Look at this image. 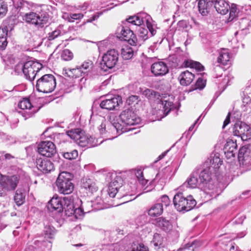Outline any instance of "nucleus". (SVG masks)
<instances>
[{
    "label": "nucleus",
    "instance_id": "obj_1",
    "mask_svg": "<svg viewBox=\"0 0 251 251\" xmlns=\"http://www.w3.org/2000/svg\"><path fill=\"white\" fill-rule=\"evenodd\" d=\"M222 161L218 154L211 155L201 167L196 168L201 186L204 191L213 190L215 188L214 174L216 175Z\"/></svg>",
    "mask_w": 251,
    "mask_h": 251
},
{
    "label": "nucleus",
    "instance_id": "obj_2",
    "mask_svg": "<svg viewBox=\"0 0 251 251\" xmlns=\"http://www.w3.org/2000/svg\"><path fill=\"white\" fill-rule=\"evenodd\" d=\"M110 120L112 125L110 126L109 129L112 132H116L118 135L131 129L126 128V126L137 125L141 122L140 118L130 109L123 110L116 121L114 119L112 120V116L110 117Z\"/></svg>",
    "mask_w": 251,
    "mask_h": 251
},
{
    "label": "nucleus",
    "instance_id": "obj_3",
    "mask_svg": "<svg viewBox=\"0 0 251 251\" xmlns=\"http://www.w3.org/2000/svg\"><path fill=\"white\" fill-rule=\"evenodd\" d=\"M43 67L40 63L33 60L26 62H19L15 67V71L18 74H23L25 77L30 80H34L37 74Z\"/></svg>",
    "mask_w": 251,
    "mask_h": 251
},
{
    "label": "nucleus",
    "instance_id": "obj_4",
    "mask_svg": "<svg viewBox=\"0 0 251 251\" xmlns=\"http://www.w3.org/2000/svg\"><path fill=\"white\" fill-rule=\"evenodd\" d=\"M67 135L81 147H88L89 148L96 146L101 143L103 140L99 142L95 138L86 134L85 132L80 129L77 128L69 130Z\"/></svg>",
    "mask_w": 251,
    "mask_h": 251
},
{
    "label": "nucleus",
    "instance_id": "obj_5",
    "mask_svg": "<svg viewBox=\"0 0 251 251\" xmlns=\"http://www.w3.org/2000/svg\"><path fill=\"white\" fill-rule=\"evenodd\" d=\"M146 20L147 27L149 30L151 36H154L156 33V25L152 23L150 16L145 13H139L136 15L129 17L123 24L126 26L128 24L140 26Z\"/></svg>",
    "mask_w": 251,
    "mask_h": 251
},
{
    "label": "nucleus",
    "instance_id": "obj_6",
    "mask_svg": "<svg viewBox=\"0 0 251 251\" xmlns=\"http://www.w3.org/2000/svg\"><path fill=\"white\" fill-rule=\"evenodd\" d=\"M73 178V174L69 172H63L59 175L56 184L60 193L67 195L73 191L74 185L71 182Z\"/></svg>",
    "mask_w": 251,
    "mask_h": 251
},
{
    "label": "nucleus",
    "instance_id": "obj_7",
    "mask_svg": "<svg viewBox=\"0 0 251 251\" xmlns=\"http://www.w3.org/2000/svg\"><path fill=\"white\" fill-rule=\"evenodd\" d=\"M173 202L175 208L179 211H188L192 209L197 204L196 200L192 196L184 197L181 193L175 195Z\"/></svg>",
    "mask_w": 251,
    "mask_h": 251
},
{
    "label": "nucleus",
    "instance_id": "obj_8",
    "mask_svg": "<svg viewBox=\"0 0 251 251\" xmlns=\"http://www.w3.org/2000/svg\"><path fill=\"white\" fill-rule=\"evenodd\" d=\"M119 58V53L114 49L109 50L105 53L102 57L100 64L101 70L106 72L115 66Z\"/></svg>",
    "mask_w": 251,
    "mask_h": 251
},
{
    "label": "nucleus",
    "instance_id": "obj_9",
    "mask_svg": "<svg viewBox=\"0 0 251 251\" xmlns=\"http://www.w3.org/2000/svg\"><path fill=\"white\" fill-rule=\"evenodd\" d=\"M234 135L241 137L242 140L247 141L251 138V128L244 123L238 121L233 128Z\"/></svg>",
    "mask_w": 251,
    "mask_h": 251
},
{
    "label": "nucleus",
    "instance_id": "obj_10",
    "mask_svg": "<svg viewBox=\"0 0 251 251\" xmlns=\"http://www.w3.org/2000/svg\"><path fill=\"white\" fill-rule=\"evenodd\" d=\"M117 34V37L121 40L127 41L131 45H136L137 38L132 31L129 28L124 26L119 27Z\"/></svg>",
    "mask_w": 251,
    "mask_h": 251
},
{
    "label": "nucleus",
    "instance_id": "obj_11",
    "mask_svg": "<svg viewBox=\"0 0 251 251\" xmlns=\"http://www.w3.org/2000/svg\"><path fill=\"white\" fill-rule=\"evenodd\" d=\"M157 108L156 114L160 116V119L167 116L169 112L174 108L173 102L168 100H160L156 102Z\"/></svg>",
    "mask_w": 251,
    "mask_h": 251
},
{
    "label": "nucleus",
    "instance_id": "obj_12",
    "mask_svg": "<svg viewBox=\"0 0 251 251\" xmlns=\"http://www.w3.org/2000/svg\"><path fill=\"white\" fill-rule=\"evenodd\" d=\"M19 180V176L17 175L10 176H1L0 183L7 190H14L17 187Z\"/></svg>",
    "mask_w": 251,
    "mask_h": 251
},
{
    "label": "nucleus",
    "instance_id": "obj_13",
    "mask_svg": "<svg viewBox=\"0 0 251 251\" xmlns=\"http://www.w3.org/2000/svg\"><path fill=\"white\" fill-rule=\"evenodd\" d=\"M122 103L121 97L119 96H115L112 98H107L105 100L101 101L100 103V106L102 109H105L108 110L115 109L120 104Z\"/></svg>",
    "mask_w": 251,
    "mask_h": 251
},
{
    "label": "nucleus",
    "instance_id": "obj_14",
    "mask_svg": "<svg viewBox=\"0 0 251 251\" xmlns=\"http://www.w3.org/2000/svg\"><path fill=\"white\" fill-rule=\"evenodd\" d=\"M238 157L243 165H251V146L242 147L239 151Z\"/></svg>",
    "mask_w": 251,
    "mask_h": 251
},
{
    "label": "nucleus",
    "instance_id": "obj_15",
    "mask_svg": "<svg viewBox=\"0 0 251 251\" xmlns=\"http://www.w3.org/2000/svg\"><path fill=\"white\" fill-rule=\"evenodd\" d=\"M152 74L155 76H163L169 72V68L167 64L162 61L155 62L151 68Z\"/></svg>",
    "mask_w": 251,
    "mask_h": 251
},
{
    "label": "nucleus",
    "instance_id": "obj_16",
    "mask_svg": "<svg viewBox=\"0 0 251 251\" xmlns=\"http://www.w3.org/2000/svg\"><path fill=\"white\" fill-rule=\"evenodd\" d=\"M198 171L195 168L183 183V185L190 188H199L203 189L202 187L200 184V180L198 179Z\"/></svg>",
    "mask_w": 251,
    "mask_h": 251
},
{
    "label": "nucleus",
    "instance_id": "obj_17",
    "mask_svg": "<svg viewBox=\"0 0 251 251\" xmlns=\"http://www.w3.org/2000/svg\"><path fill=\"white\" fill-rule=\"evenodd\" d=\"M74 202L75 200L72 196L63 198V210H65L66 214L68 216L73 215L74 210L77 206Z\"/></svg>",
    "mask_w": 251,
    "mask_h": 251
},
{
    "label": "nucleus",
    "instance_id": "obj_18",
    "mask_svg": "<svg viewBox=\"0 0 251 251\" xmlns=\"http://www.w3.org/2000/svg\"><path fill=\"white\" fill-rule=\"evenodd\" d=\"M122 178L120 176H116L114 179L112 180L110 183L114 182V184H116V186H118V188L121 191H123L125 189L126 190V193L124 195H130L133 196L135 194V192L136 191V186L133 185L132 186H129L128 185H124V186H121L122 184Z\"/></svg>",
    "mask_w": 251,
    "mask_h": 251
},
{
    "label": "nucleus",
    "instance_id": "obj_19",
    "mask_svg": "<svg viewBox=\"0 0 251 251\" xmlns=\"http://www.w3.org/2000/svg\"><path fill=\"white\" fill-rule=\"evenodd\" d=\"M237 145L236 142L232 139H228L224 147L225 153L228 158L235 156L237 152Z\"/></svg>",
    "mask_w": 251,
    "mask_h": 251
},
{
    "label": "nucleus",
    "instance_id": "obj_20",
    "mask_svg": "<svg viewBox=\"0 0 251 251\" xmlns=\"http://www.w3.org/2000/svg\"><path fill=\"white\" fill-rule=\"evenodd\" d=\"M13 3L14 10L13 13L15 16H23L25 12L28 9L27 6L25 5V1L23 0H12Z\"/></svg>",
    "mask_w": 251,
    "mask_h": 251
},
{
    "label": "nucleus",
    "instance_id": "obj_21",
    "mask_svg": "<svg viewBox=\"0 0 251 251\" xmlns=\"http://www.w3.org/2000/svg\"><path fill=\"white\" fill-rule=\"evenodd\" d=\"M230 57L229 50L227 49H222L219 51L217 62L223 65H226L230 61Z\"/></svg>",
    "mask_w": 251,
    "mask_h": 251
},
{
    "label": "nucleus",
    "instance_id": "obj_22",
    "mask_svg": "<svg viewBox=\"0 0 251 251\" xmlns=\"http://www.w3.org/2000/svg\"><path fill=\"white\" fill-rule=\"evenodd\" d=\"M194 78V75L188 71L182 72L179 76L180 83L184 86H187L191 84Z\"/></svg>",
    "mask_w": 251,
    "mask_h": 251
},
{
    "label": "nucleus",
    "instance_id": "obj_23",
    "mask_svg": "<svg viewBox=\"0 0 251 251\" xmlns=\"http://www.w3.org/2000/svg\"><path fill=\"white\" fill-rule=\"evenodd\" d=\"M83 73V71L81 70L79 67H76L73 69L63 68L62 74L65 76L70 77H79L82 76Z\"/></svg>",
    "mask_w": 251,
    "mask_h": 251
},
{
    "label": "nucleus",
    "instance_id": "obj_24",
    "mask_svg": "<svg viewBox=\"0 0 251 251\" xmlns=\"http://www.w3.org/2000/svg\"><path fill=\"white\" fill-rule=\"evenodd\" d=\"M111 125H112V124L108 125L106 127L105 125L101 124L99 127L101 135H103L105 138L109 139H113L119 135L116 132H112V130L109 129Z\"/></svg>",
    "mask_w": 251,
    "mask_h": 251
},
{
    "label": "nucleus",
    "instance_id": "obj_25",
    "mask_svg": "<svg viewBox=\"0 0 251 251\" xmlns=\"http://www.w3.org/2000/svg\"><path fill=\"white\" fill-rule=\"evenodd\" d=\"M51 207L54 210H57L60 212L63 210V199L59 197L57 195H55L51 199L48 201Z\"/></svg>",
    "mask_w": 251,
    "mask_h": 251
},
{
    "label": "nucleus",
    "instance_id": "obj_26",
    "mask_svg": "<svg viewBox=\"0 0 251 251\" xmlns=\"http://www.w3.org/2000/svg\"><path fill=\"white\" fill-rule=\"evenodd\" d=\"M214 7L216 11L222 15L226 14L230 8L228 3L224 0L217 1L215 3Z\"/></svg>",
    "mask_w": 251,
    "mask_h": 251
},
{
    "label": "nucleus",
    "instance_id": "obj_27",
    "mask_svg": "<svg viewBox=\"0 0 251 251\" xmlns=\"http://www.w3.org/2000/svg\"><path fill=\"white\" fill-rule=\"evenodd\" d=\"M18 107L21 109L30 111L29 112V114L30 115H32L34 112H35V110H34L31 102L27 98H24L21 100L18 103Z\"/></svg>",
    "mask_w": 251,
    "mask_h": 251
},
{
    "label": "nucleus",
    "instance_id": "obj_28",
    "mask_svg": "<svg viewBox=\"0 0 251 251\" xmlns=\"http://www.w3.org/2000/svg\"><path fill=\"white\" fill-rule=\"evenodd\" d=\"M156 225L165 231H170L172 229V225L170 222L163 217H160L155 220Z\"/></svg>",
    "mask_w": 251,
    "mask_h": 251
},
{
    "label": "nucleus",
    "instance_id": "obj_29",
    "mask_svg": "<svg viewBox=\"0 0 251 251\" xmlns=\"http://www.w3.org/2000/svg\"><path fill=\"white\" fill-rule=\"evenodd\" d=\"M82 186L85 189H88L92 193L96 192L98 187L95 182L91 179L84 178L82 179Z\"/></svg>",
    "mask_w": 251,
    "mask_h": 251
},
{
    "label": "nucleus",
    "instance_id": "obj_30",
    "mask_svg": "<svg viewBox=\"0 0 251 251\" xmlns=\"http://www.w3.org/2000/svg\"><path fill=\"white\" fill-rule=\"evenodd\" d=\"M36 87L39 92L47 93V75H44L37 80Z\"/></svg>",
    "mask_w": 251,
    "mask_h": 251
},
{
    "label": "nucleus",
    "instance_id": "obj_31",
    "mask_svg": "<svg viewBox=\"0 0 251 251\" xmlns=\"http://www.w3.org/2000/svg\"><path fill=\"white\" fill-rule=\"evenodd\" d=\"M156 250L164 248L165 246V239L158 233H155L152 241Z\"/></svg>",
    "mask_w": 251,
    "mask_h": 251
},
{
    "label": "nucleus",
    "instance_id": "obj_32",
    "mask_svg": "<svg viewBox=\"0 0 251 251\" xmlns=\"http://www.w3.org/2000/svg\"><path fill=\"white\" fill-rule=\"evenodd\" d=\"M163 205L156 203L152 205L148 210V214L151 217H156L163 213Z\"/></svg>",
    "mask_w": 251,
    "mask_h": 251
},
{
    "label": "nucleus",
    "instance_id": "obj_33",
    "mask_svg": "<svg viewBox=\"0 0 251 251\" xmlns=\"http://www.w3.org/2000/svg\"><path fill=\"white\" fill-rule=\"evenodd\" d=\"M55 135L48 136L50 140H48V157L57 156L55 146L53 141H55Z\"/></svg>",
    "mask_w": 251,
    "mask_h": 251
},
{
    "label": "nucleus",
    "instance_id": "obj_34",
    "mask_svg": "<svg viewBox=\"0 0 251 251\" xmlns=\"http://www.w3.org/2000/svg\"><path fill=\"white\" fill-rule=\"evenodd\" d=\"M212 5L209 1L206 0H200L198 3V8L200 12L202 15H206L208 12V9Z\"/></svg>",
    "mask_w": 251,
    "mask_h": 251
},
{
    "label": "nucleus",
    "instance_id": "obj_35",
    "mask_svg": "<svg viewBox=\"0 0 251 251\" xmlns=\"http://www.w3.org/2000/svg\"><path fill=\"white\" fill-rule=\"evenodd\" d=\"M183 64L186 67L194 68L199 71H201L204 69L203 66L200 63L192 60H185Z\"/></svg>",
    "mask_w": 251,
    "mask_h": 251
},
{
    "label": "nucleus",
    "instance_id": "obj_36",
    "mask_svg": "<svg viewBox=\"0 0 251 251\" xmlns=\"http://www.w3.org/2000/svg\"><path fill=\"white\" fill-rule=\"evenodd\" d=\"M133 52L132 48L128 46L123 47L121 50V55L125 60L130 59L133 55Z\"/></svg>",
    "mask_w": 251,
    "mask_h": 251
},
{
    "label": "nucleus",
    "instance_id": "obj_37",
    "mask_svg": "<svg viewBox=\"0 0 251 251\" xmlns=\"http://www.w3.org/2000/svg\"><path fill=\"white\" fill-rule=\"evenodd\" d=\"M23 17H25V20L27 23H31L32 24H37L38 20L39 17L35 13L30 12L26 13L25 12V14Z\"/></svg>",
    "mask_w": 251,
    "mask_h": 251
},
{
    "label": "nucleus",
    "instance_id": "obj_38",
    "mask_svg": "<svg viewBox=\"0 0 251 251\" xmlns=\"http://www.w3.org/2000/svg\"><path fill=\"white\" fill-rule=\"evenodd\" d=\"M37 167L43 173H47V160L46 158H39L37 160Z\"/></svg>",
    "mask_w": 251,
    "mask_h": 251
},
{
    "label": "nucleus",
    "instance_id": "obj_39",
    "mask_svg": "<svg viewBox=\"0 0 251 251\" xmlns=\"http://www.w3.org/2000/svg\"><path fill=\"white\" fill-rule=\"evenodd\" d=\"M143 95L150 100H154L156 98L158 99L159 96L158 93L153 90L146 89L143 91Z\"/></svg>",
    "mask_w": 251,
    "mask_h": 251
},
{
    "label": "nucleus",
    "instance_id": "obj_40",
    "mask_svg": "<svg viewBox=\"0 0 251 251\" xmlns=\"http://www.w3.org/2000/svg\"><path fill=\"white\" fill-rule=\"evenodd\" d=\"M25 195L22 193L21 191L17 190L14 196V201L17 205L20 206L22 205L25 201Z\"/></svg>",
    "mask_w": 251,
    "mask_h": 251
},
{
    "label": "nucleus",
    "instance_id": "obj_41",
    "mask_svg": "<svg viewBox=\"0 0 251 251\" xmlns=\"http://www.w3.org/2000/svg\"><path fill=\"white\" fill-rule=\"evenodd\" d=\"M135 175L139 183L142 186H145L148 183V180L144 178L143 173L141 170H137L135 171Z\"/></svg>",
    "mask_w": 251,
    "mask_h": 251
},
{
    "label": "nucleus",
    "instance_id": "obj_42",
    "mask_svg": "<svg viewBox=\"0 0 251 251\" xmlns=\"http://www.w3.org/2000/svg\"><path fill=\"white\" fill-rule=\"evenodd\" d=\"M56 83L55 77L50 74H48V93L53 91L56 87Z\"/></svg>",
    "mask_w": 251,
    "mask_h": 251
},
{
    "label": "nucleus",
    "instance_id": "obj_43",
    "mask_svg": "<svg viewBox=\"0 0 251 251\" xmlns=\"http://www.w3.org/2000/svg\"><path fill=\"white\" fill-rule=\"evenodd\" d=\"M116 186L114 182L110 183L108 187V194L110 197L114 198L119 191H121L118 188V186Z\"/></svg>",
    "mask_w": 251,
    "mask_h": 251
},
{
    "label": "nucleus",
    "instance_id": "obj_44",
    "mask_svg": "<svg viewBox=\"0 0 251 251\" xmlns=\"http://www.w3.org/2000/svg\"><path fill=\"white\" fill-rule=\"evenodd\" d=\"M38 152L43 156H46L47 153V143L46 141H42L38 145Z\"/></svg>",
    "mask_w": 251,
    "mask_h": 251
},
{
    "label": "nucleus",
    "instance_id": "obj_45",
    "mask_svg": "<svg viewBox=\"0 0 251 251\" xmlns=\"http://www.w3.org/2000/svg\"><path fill=\"white\" fill-rule=\"evenodd\" d=\"M138 34L139 37L143 41H145L149 38L148 29L142 27H139L138 30Z\"/></svg>",
    "mask_w": 251,
    "mask_h": 251
},
{
    "label": "nucleus",
    "instance_id": "obj_46",
    "mask_svg": "<svg viewBox=\"0 0 251 251\" xmlns=\"http://www.w3.org/2000/svg\"><path fill=\"white\" fill-rule=\"evenodd\" d=\"M61 58L65 61H70L73 58V53L68 49H65L63 50L61 53Z\"/></svg>",
    "mask_w": 251,
    "mask_h": 251
},
{
    "label": "nucleus",
    "instance_id": "obj_47",
    "mask_svg": "<svg viewBox=\"0 0 251 251\" xmlns=\"http://www.w3.org/2000/svg\"><path fill=\"white\" fill-rule=\"evenodd\" d=\"M78 156L77 151L74 150L70 152H66L64 153L63 156L66 159L72 160L75 159Z\"/></svg>",
    "mask_w": 251,
    "mask_h": 251
},
{
    "label": "nucleus",
    "instance_id": "obj_48",
    "mask_svg": "<svg viewBox=\"0 0 251 251\" xmlns=\"http://www.w3.org/2000/svg\"><path fill=\"white\" fill-rule=\"evenodd\" d=\"M93 63L91 61L84 62L80 66H79L81 70L83 71V74L87 72L90 68H92Z\"/></svg>",
    "mask_w": 251,
    "mask_h": 251
},
{
    "label": "nucleus",
    "instance_id": "obj_49",
    "mask_svg": "<svg viewBox=\"0 0 251 251\" xmlns=\"http://www.w3.org/2000/svg\"><path fill=\"white\" fill-rule=\"evenodd\" d=\"M206 81L201 78H199L195 84V88L192 90L195 89H202L205 86Z\"/></svg>",
    "mask_w": 251,
    "mask_h": 251
},
{
    "label": "nucleus",
    "instance_id": "obj_50",
    "mask_svg": "<svg viewBox=\"0 0 251 251\" xmlns=\"http://www.w3.org/2000/svg\"><path fill=\"white\" fill-rule=\"evenodd\" d=\"M229 9L230 12L229 19L231 21L236 17L237 14L236 5L234 4H232Z\"/></svg>",
    "mask_w": 251,
    "mask_h": 251
},
{
    "label": "nucleus",
    "instance_id": "obj_51",
    "mask_svg": "<svg viewBox=\"0 0 251 251\" xmlns=\"http://www.w3.org/2000/svg\"><path fill=\"white\" fill-rule=\"evenodd\" d=\"M56 234V230L53 226H48V239L54 240Z\"/></svg>",
    "mask_w": 251,
    "mask_h": 251
},
{
    "label": "nucleus",
    "instance_id": "obj_52",
    "mask_svg": "<svg viewBox=\"0 0 251 251\" xmlns=\"http://www.w3.org/2000/svg\"><path fill=\"white\" fill-rule=\"evenodd\" d=\"M83 17V15L81 13L71 14L68 16V19L69 22H73L74 20H78L81 19Z\"/></svg>",
    "mask_w": 251,
    "mask_h": 251
},
{
    "label": "nucleus",
    "instance_id": "obj_53",
    "mask_svg": "<svg viewBox=\"0 0 251 251\" xmlns=\"http://www.w3.org/2000/svg\"><path fill=\"white\" fill-rule=\"evenodd\" d=\"M83 215V211L81 208L77 206L74 210V212L73 213V215H74L76 219H79Z\"/></svg>",
    "mask_w": 251,
    "mask_h": 251
},
{
    "label": "nucleus",
    "instance_id": "obj_54",
    "mask_svg": "<svg viewBox=\"0 0 251 251\" xmlns=\"http://www.w3.org/2000/svg\"><path fill=\"white\" fill-rule=\"evenodd\" d=\"M132 251H149L147 246L142 243L139 244L136 247L133 248Z\"/></svg>",
    "mask_w": 251,
    "mask_h": 251
},
{
    "label": "nucleus",
    "instance_id": "obj_55",
    "mask_svg": "<svg viewBox=\"0 0 251 251\" xmlns=\"http://www.w3.org/2000/svg\"><path fill=\"white\" fill-rule=\"evenodd\" d=\"M7 11V5L3 0H0V15L5 13Z\"/></svg>",
    "mask_w": 251,
    "mask_h": 251
},
{
    "label": "nucleus",
    "instance_id": "obj_56",
    "mask_svg": "<svg viewBox=\"0 0 251 251\" xmlns=\"http://www.w3.org/2000/svg\"><path fill=\"white\" fill-rule=\"evenodd\" d=\"M161 203L163 205V206L164 205L165 206H167L170 204V199L167 195H164L161 198Z\"/></svg>",
    "mask_w": 251,
    "mask_h": 251
},
{
    "label": "nucleus",
    "instance_id": "obj_57",
    "mask_svg": "<svg viewBox=\"0 0 251 251\" xmlns=\"http://www.w3.org/2000/svg\"><path fill=\"white\" fill-rule=\"evenodd\" d=\"M60 34L59 30H55L49 34L48 36V40H51L57 37Z\"/></svg>",
    "mask_w": 251,
    "mask_h": 251
},
{
    "label": "nucleus",
    "instance_id": "obj_58",
    "mask_svg": "<svg viewBox=\"0 0 251 251\" xmlns=\"http://www.w3.org/2000/svg\"><path fill=\"white\" fill-rule=\"evenodd\" d=\"M6 38H2L0 39V49L3 50L7 46Z\"/></svg>",
    "mask_w": 251,
    "mask_h": 251
},
{
    "label": "nucleus",
    "instance_id": "obj_59",
    "mask_svg": "<svg viewBox=\"0 0 251 251\" xmlns=\"http://www.w3.org/2000/svg\"><path fill=\"white\" fill-rule=\"evenodd\" d=\"M102 251H114L113 245H104L103 246Z\"/></svg>",
    "mask_w": 251,
    "mask_h": 251
},
{
    "label": "nucleus",
    "instance_id": "obj_60",
    "mask_svg": "<svg viewBox=\"0 0 251 251\" xmlns=\"http://www.w3.org/2000/svg\"><path fill=\"white\" fill-rule=\"evenodd\" d=\"M230 113H228V115H227L226 119L224 122L223 126V128H224L226 126H227L230 122Z\"/></svg>",
    "mask_w": 251,
    "mask_h": 251
},
{
    "label": "nucleus",
    "instance_id": "obj_61",
    "mask_svg": "<svg viewBox=\"0 0 251 251\" xmlns=\"http://www.w3.org/2000/svg\"><path fill=\"white\" fill-rule=\"evenodd\" d=\"M251 101V98L250 96H246L243 97V102L245 104H248Z\"/></svg>",
    "mask_w": 251,
    "mask_h": 251
},
{
    "label": "nucleus",
    "instance_id": "obj_62",
    "mask_svg": "<svg viewBox=\"0 0 251 251\" xmlns=\"http://www.w3.org/2000/svg\"><path fill=\"white\" fill-rule=\"evenodd\" d=\"M54 167L52 162L50 160H48V173L53 170H54Z\"/></svg>",
    "mask_w": 251,
    "mask_h": 251
},
{
    "label": "nucleus",
    "instance_id": "obj_63",
    "mask_svg": "<svg viewBox=\"0 0 251 251\" xmlns=\"http://www.w3.org/2000/svg\"><path fill=\"white\" fill-rule=\"evenodd\" d=\"M6 35L7 33L5 32V30L3 28H0V39H2V38H6Z\"/></svg>",
    "mask_w": 251,
    "mask_h": 251
},
{
    "label": "nucleus",
    "instance_id": "obj_64",
    "mask_svg": "<svg viewBox=\"0 0 251 251\" xmlns=\"http://www.w3.org/2000/svg\"><path fill=\"white\" fill-rule=\"evenodd\" d=\"M231 76L230 75H227L226 76L223 80V83H225L226 82H227V84H228L229 83V80L231 79Z\"/></svg>",
    "mask_w": 251,
    "mask_h": 251
}]
</instances>
